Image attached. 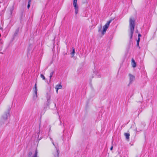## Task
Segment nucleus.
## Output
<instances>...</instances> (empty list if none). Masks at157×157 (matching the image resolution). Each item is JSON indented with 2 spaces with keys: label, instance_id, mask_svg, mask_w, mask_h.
Masks as SVG:
<instances>
[{
  "label": "nucleus",
  "instance_id": "17",
  "mask_svg": "<svg viewBox=\"0 0 157 157\" xmlns=\"http://www.w3.org/2000/svg\"><path fill=\"white\" fill-rule=\"evenodd\" d=\"M98 78H99L101 77V76L100 75V74L99 73H98Z\"/></svg>",
  "mask_w": 157,
  "mask_h": 157
},
{
  "label": "nucleus",
  "instance_id": "23",
  "mask_svg": "<svg viewBox=\"0 0 157 157\" xmlns=\"http://www.w3.org/2000/svg\"><path fill=\"white\" fill-rule=\"evenodd\" d=\"M139 43H137V45L139 46Z\"/></svg>",
  "mask_w": 157,
  "mask_h": 157
},
{
  "label": "nucleus",
  "instance_id": "19",
  "mask_svg": "<svg viewBox=\"0 0 157 157\" xmlns=\"http://www.w3.org/2000/svg\"><path fill=\"white\" fill-rule=\"evenodd\" d=\"M139 41H140V38H139L138 40L137 41V43H139Z\"/></svg>",
  "mask_w": 157,
  "mask_h": 157
},
{
  "label": "nucleus",
  "instance_id": "1",
  "mask_svg": "<svg viewBox=\"0 0 157 157\" xmlns=\"http://www.w3.org/2000/svg\"><path fill=\"white\" fill-rule=\"evenodd\" d=\"M135 20L133 18H130L129 19V26L130 30V39L132 38L134 30Z\"/></svg>",
  "mask_w": 157,
  "mask_h": 157
},
{
  "label": "nucleus",
  "instance_id": "4",
  "mask_svg": "<svg viewBox=\"0 0 157 157\" xmlns=\"http://www.w3.org/2000/svg\"><path fill=\"white\" fill-rule=\"evenodd\" d=\"M59 149L55 147V149L53 153L54 157H59Z\"/></svg>",
  "mask_w": 157,
  "mask_h": 157
},
{
  "label": "nucleus",
  "instance_id": "18",
  "mask_svg": "<svg viewBox=\"0 0 157 157\" xmlns=\"http://www.w3.org/2000/svg\"><path fill=\"white\" fill-rule=\"evenodd\" d=\"M113 146H112L111 147H110V150H112L113 148Z\"/></svg>",
  "mask_w": 157,
  "mask_h": 157
},
{
  "label": "nucleus",
  "instance_id": "20",
  "mask_svg": "<svg viewBox=\"0 0 157 157\" xmlns=\"http://www.w3.org/2000/svg\"><path fill=\"white\" fill-rule=\"evenodd\" d=\"M141 36V35L140 34H138V36H139V37L140 36Z\"/></svg>",
  "mask_w": 157,
  "mask_h": 157
},
{
  "label": "nucleus",
  "instance_id": "13",
  "mask_svg": "<svg viewBox=\"0 0 157 157\" xmlns=\"http://www.w3.org/2000/svg\"><path fill=\"white\" fill-rule=\"evenodd\" d=\"M54 74V71H52L50 73V80H51V79L52 78V77L53 75Z\"/></svg>",
  "mask_w": 157,
  "mask_h": 157
},
{
  "label": "nucleus",
  "instance_id": "14",
  "mask_svg": "<svg viewBox=\"0 0 157 157\" xmlns=\"http://www.w3.org/2000/svg\"><path fill=\"white\" fill-rule=\"evenodd\" d=\"M37 150H36L35 151L34 155L33 157H37Z\"/></svg>",
  "mask_w": 157,
  "mask_h": 157
},
{
  "label": "nucleus",
  "instance_id": "21",
  "mask_svg": "<svg viewBox=\"0 0 157 157\" xmlns=\"http://www.w3.org/2000/svg\"><path fill=\"white\" fill-rule=\"evenodd\" d=\"M52 144H53V145L54 146H55V144H54V142H53L52 141Z\"/></svg>",
  "mask_w": 157,
  "mask_h": 157
},
{
  "label": "nucleus",
  "instance_id": "24",
  "mask_svg": "<svg viewBox=\"0 0 157 157\" xmlns=\"http://www.w3.org/2000/svg\"><path fill=\"white\" fill-rule=\"evenodd\" d=\"M0 29H1V30H2V28H0Z\"/></svg>",
  "mask_w": 157,
  "mask_h": 157
},
{
  "label": "nucleus",
  "instance_id": "12",
  "mask_svg": "<svg viewBox=\"0 0 157 157\" xmlns=\"http://www.w3.org/2000/svg\"><path fill=\"white\" fill-rule=\"evenodd\" d=\"M77 0H74L73 1V6L74 7H76V6H77Z\"/></svg>",
  "mask_w": 157,
  "mask_h": 157
},
{
  "label": "nucleus",
  "instance_id": "22",
  "mask_svg": "<svg viewBox=\"0 0 157 157\" xmlns=\"http://www.w3.org/2000/svg\"><path fill=\"white\" fill-rule=\"evenodd\" d=\"M2 48L1 47H0V51L2 50Z\"/></svg>",
  "mask_w": 157,
  "mask_h": 157
},
{
  "label": "nucleus",
  "instance_id": "15",
  "mask_svg": "<svg viewBox=\"0 0 157 157\" xmlns=\"http://www.w3.org/2000/svg\"><path fill=\"white\" fill-rule=\"evenodd\" d=\"M31 2V0H29V2H28V5L27 6V8L28 9H29V8L30 7V3Z\"/></svg>",
  "mask_w": 157,
  "mask_h": 157
},
{
  "label": "nucleus",
  "instance_id": "9",
  "mask_svg": "<svg viewBox=\"0 0 157 157\" xmlns=\"http://www.w3.org/2000/svg\"><path fill=\"white\" fill-rule=\"evenodd\" d=\"M132 67H136V63L133 59H132Z\"/></svg>",
  "mask_w": 157,
  "mask_h": 157
},
{
  "label": "nucleus",
  "instance_id": "26",
  "mask_svg": "<svg viewBox=\"0 0 157 157\" xmlns=\"http://www.w3.org/2000/svg\"><path fill=\"white\" fill-rule=\"evenodd\" d=\"M100 31V29L98 30V31L99 32V31Z\"/></svg>",
  "mask_w": 157,
  "mask_h": 157
},
{
  "label": "nucleus",
  "instance_id": "16",
  "mask_svg": "<svg viewBox=\"0 0 157 157\" xmlns=\"http://www.w3.org/2000/svg\"><path fill=\"white\" fill-rule=\"evenodd\" d=\"M40 77L42 78L43 80H45V78L44 77V76L42 74L40 75Z\"/></svg>",
  "mask_w": 157,
  "mask_h": 157
},
{
  "label": "nucleus",
  "instance_id": "10",
  "mask_svg": "<svg viewBox=\"0 0 157 157\" xmlns=\"http://www.w3.org/2000/svg\"><path fill=\"white\" fill-rule=\"evenodd\" d=\"M75 9V14H77L78 12V6H76V7H74Z\"/></svg>",
  "mask_w": 157,
  "mask_h": 157
},
{
  "label": "nucleus",
  "instance_id": "11",
  "mask_svg": "<svg viewBox=\"0 0 157 157\" xmlns=\"http://www.w3.org/2000/svg\"><path fill=\"white\" fill-rule=\"evenodd\" d=\"M72 52L71 53V54L72 55V57H73L74 56L75 53V49L73 48H72Z\"/></svg>",
  "mask_w": 157,
  "mask_h": 157
},
{
  "label": "nucleus",
  "instance_id": "8",
  "mask_svg": "<svg viewBox=\"0 0 157 157\" xmlns=\"http://www.w3.org/2000/svg\"><path fill=\"white\" fill-rule=\"evenodd\" d=\"M124 135L125 136L126 139L128 141L129 140L130 134L129 133H125Z\"/></svg>",
  "mask_w": 157,
  "mask_h": 157
},
{
  "label": "nucleus",
  "instance_id": "5",
  "mask_svg": "<svg viewBox=\"0 0 157 157\" xmlns=\"http://www.w3.org/2000/svg\"><path fill=\"white\" fill-rule=\"evenodd\" d=\"M37 88L36 86V83L35 85V90H34V95L33 98L34 99H36L37 97Z\"/></svg>",
  "mask_w": 157,
  "mask_h": 157
},
{
  "label": "nucleus",
  "instance_id": "2",
  "mask_svg": "<svg viewBox=\"0 0 157 157\" xmlns=\"http://www.w3.org/2000/svg\"><path fill=\"white\" fill-rule=\"evenodd\" d=\"M112 21V20H110L107 21L106 23L103 26V30L101 32V34L104 35L106 32L107 29L109 27L110 23Z\"/></svg>",
  "mask_w": 157,
  "mask_h": 157
},
{
  "label": "nucleus",
  "instance_id": "7",
  "mask_svg": "<svg viewBox=\"0 0 157 157\" xmlns=\"http://www.w3.org/2000/svg\"><path fill=\"white\" fill-rule=\"evenodd\" d=\"M62 88V86L61 85V84H58L56 85L55 88L56 90V92L57 94L58 93V90L61 89Z\"/></svg>",
  "mask_w": 157,
  "mask_h": 157
},
{
  "label": "nucleus",
  "instance_id": "3",
  "mask_svg": "<svg viewBox=\"0 0 157 157\" xmlns=\"http://www.w3.org/2000/svg\"><path fill=\"white\" fill-rule=\"evenodd\" d=\"M9 116L10 114L9 112L5 113L3 114L2 117V121L4 123H6L7 122V118L9 117Z\"/></svg>",
  "mask_w": 157,
  "mask_h": 157
},
{
  "label": "nucleus",
  "instance_id": "25",
  "mask_svg": "<svg viewBox=\"0 0 157 157\" xmlns=\"http://www.w3.org/2000/svg\"><path fill=\"white\" fill-rule=\"evenodd\" d=\"M50 138L51 140L52 141V139L51 138Z\"/></svg>",
  "mask_w": 157,
  "mask_h": 157
},
{
  "label": "nucleus",
  "instance_id": "6",
  "mask_svg": "<svg viewBox=\"0 0 157 157\" xmlns=\"http://www.w3.org/2000/svg\"><path fill=\"white\" fill-rule=\"evenodd\" d=\"M129 84L132 83V82L134 80L135 77L131 74H129Z\"/></svg>",
  "mask_w": 157,
  "mask_h": 157
}]
</instances>
